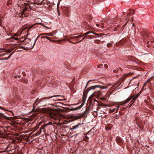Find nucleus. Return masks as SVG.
I'll return each mask as SVG.
<instances>
[{"label": "nucleus", "instance_id": "obj_1", "mask_svg": "<svg viewBox=\"0 0 154 154\" xmlns=\"http://www.w3.org/2000/svg\"><path fill=\"white\" fill-rule=\"evenodd\" d=\"M139 95V94H137L132 95L130 96L126 100L123 101V104L126 103L131 100L130 103L129 104V108H130L132 106L135 101Z\"/></svg>", "mask_w": 154, "mask_h": 154}, {"label": "nucleus", "instance_id": "obj_2", "mask_svg": "<svg viewBox=\"0 0 154 154\" xmlns=\"http://www.w3.org/2000/svg\"><path fill=\"white\" fill-rule=\"evenodd\" d=\"M23 38V37L20 38V39L18 38H15L14 37V36H12L11 38H8L6 39L7 40H8L9 41L12 42H13V40H18L20 42H23L25 43L26 44L28 43L29 42H30L31 39L30 38H25L23 40H22V39Z\"/></svg>", "mask_w": 154, "mask_h": 154}, {"label": "nucleus", "instance_id": "obj_3", "mask_svg": "<svg viewBox=\"0 0 154 154\" xmlns=\"http://www.w3.org/2000/svg\"><path fill=\"white\" fill-rule=\"evenodd\" d=\"M45 112L48 116H50L53 119L56 120L57 119L56 114L54 112L52 109H46Z\"/></svg>", "mask_w": 154, "mask_h": 154}, {"label": "nucleus", "instance_id": "obj_4", "mask_svg": "<svg viewBox=\"0 0 154 154\" xmlns=\"http://www.w3.org/2000/svg\"><path fill=\"white\" fill-rule=\"evenodd\" d=\"M15 47H13L11 48V49H7L6 51V52H8V53H11L9 55L8 57L6 58H0V60H8L9 59L11 55L14 53V51H16V49H15Z\"/></svg>", "mask_w": 154, "mask_h": 154}, {"label": "nucleus", "instance_id": "obj_5", "mask_svg": "<svg viewBox=\"0 0 154 154\" xmlns=\"http://www.w3.org/2000/svg\"><path fill=\"white\" fill-rule=\"evenodd\" d=\"M60 95H54L50 97H45L42 98H41L39 100H38V98L36 100L35 102L33 104V106H36L37 105L38 103H39L40 102H42L44 100H45L46 99H49L50 98H51L56 97H59L60 96Z\"/></svg>", "mask_w": 154, "mask_h": 154}, {"label": "nucleus", "instance_id": "obj_6", "mask_svg": "<svg viewBox=\"0 0 154 154\" xmlns=\"http://www.w3.org/2000/svg\"><path fill=\"white\" fill-rule=\"evenodd\" d=\"M96 87L94 86H91L88 88L86 91H84V93L83 95V97H82V103L84 104L85 103V101H86V97H87V93L91 89H94Z\"/></svg>", "mask_w": 154, "mask_h": 154}, {"label": "nucleus", "instance_id": "obj_7", "mask_svg": "<svg viewBox=\"0 0 154 154\" xmlns=\"http://www.w3.org/2000/svg\"><path fill=\"white\" fill-rule=\"evenodd\" d=\"M33 26H32L30 27L29 26H26L23 27L22 29V30L18 31L17 33L15 34V36H17L18 35H20L23 32V31L26 29H28L27 30V32H28L31 29L32 27Z\"/></svg>", "mask_w": 154, "mask_h": 154}, {"label": "nucleus", "instance_id": "obj_8", "mask_svg": "<svg viewBox=\"0 0 154 154\" xmlns=\"http://www.w3.org/2000/svg\"><path fill=\"white\" fill-rule=\"evenodd\" d=\"M125 79H122V81H120L118 82L115 83L111 87V89L112 90L114 91L116 90L117 88H118L120 85L121 84L122 81L125 80Z\"/></svg>", "mask_w": 154, "mask_h": 154}, {"label": "nucleus", "instance_id": "obj_9", "mask_svg": "<svg viewBox=\"0 0 154 154\" xmlns=\"http://www.w3.org/2000/svg\"><path fill=\"white\" fill-rule=\"evenodd\" d=\"M49 79L48 77H46L44 78L42 81L41 82H37V85H39L40 84V86L41 87H42L43 86V85L45 84L46 83H47V81H46L48 79Z\"/></svg>", "mask_w": 154, "mask_h": 154}, {"label": "nucleus", "instance_id": "obj_10", "mask_svg": "<svg viewBox=\"0 0 154 154\" xmlns=\"http://www.w3.org/2000/svg\"><path fill=\"white\" fill-rule=\"evenodd\" d=\"M101 94V93L99 91H97L94 93L90 96L89 97L88 99H90L91 98L94 96H100Z\"/></svg>", "mask_w": 154, "mask_h": 154}, {"label": "nucleus", "instance_id": "obj_11", "mask_svg": "<svg viewBox=\"0 0 154 154\" xmlns=\"http://www.w3.org/2000/svg\"><path fill=\"white\" fill-rule=\"evenodd\" d=\"M116 140L117 143L119 145H121L123 144V140L120 137H117Z\"/></svg>", "mask_w": 154, "mask_h": 154}, {"label": "nucleus", "instance_id": "obj_12", "mask_svg": "<svg viewBox=\"0 0 154 154\" xmlns=\"http://www.w3.org/2000/svg\"><path fill=\"white\" fill-rule=\"evenodd\" d=\"M150 36H149V33L148 32H145L143 35V39L145 40L146 39V40H148V38H150Z\"/></svg>", "mask_w": 154, "mask_h": 154}, {"label": "nucleus", "instance_id": "obj_13", "mask_svg": "<svg viewBox=\"0 0 154 154\" xmlns=\"http://www.w3.org/2000/svg\"><path fill=\"white\" fill-rule=\"evenodd\" d=\"M63 13L66 15L67 16H68V13L69 11V9L68 7H64L63 8Z\"/></svg>", "mask_w": 154, "mask_h": 154}, {"label": "nucleus", "instance_id": "obj_14", "mask_svg": "<svg viewBox=\"0 0 154 154\" xmlns=\"http://www.w3.org/2000/svg\"><path fill=\"white\" fill-rule=\"evenodd\" d=\"M74 39L73 38V36H69L67 37V38H66V40L69 41L71 43L73 44H75L76 43H77L78 42H72L70 40L71 39Z\"/></svg>", "mask_w": 154, "mask_h": 154}, {"label": "nucleus", "instance_id": "obj_15", "mask_svg": "<svg viewBox=\"0 0 154 154\" xmlns=\"http://www.w3.org/2000/svg\"><path fill=\"white\" fill-rule=\"evenodd\" d=\"M94 86L96 87L95 88H97V87H98V88H100L102 89H106L108 88L107 86H101V85H98V86Z\"/></svg>", "mask_w": 154, "mask_h": 154}, {"label": "nucleus", "instance_id": "obj_16", "mask_svg": "<svg viewBox=\"0 0 154 154\" xmlns=\"http://www.w3.org/2000/svg\"><path fill=\"white\" fill-rule=\"evenodd\" d=\"M126 42V40L125 39H122L120 40L119 42L120 45H122L124 44Z\"/></svg>", "mask_w": 154, "mask_h": 154}, {"label": "nucleus", "instance_id": "obj_17", "mask_svg": "<svg viewBox=\"0 0 154 154\" xmlns=\"http://www.w3.org/2000/svg\"><path fill=\"white\" fill-rule=\"evenodd\" d=\"M81 117L80 116H72V119L73 120H75L80 119Z\"/></svg>", "mask_w": 154, "mask_h": 154}, {"label": "nucleus", "instance_id": "obj_18", "mask_svg": "<svg viewBox=\"0 0 154 154\" xmlns=\"http://www.w3.org/2000/svg\"><path fill=\"white\" fill-rule=\"evenodd\" d=\"M41 38H46V39H47L50 41H51L52 42H54V40H51L50 39V37H47V36H41Z\"/></svg>", "mask_w": 154, "mask_h": 154}, {"label": "nucleus", "instance_id": "obj_19", "mask_svg": "<svg viewBox=\"0 0 154 154\" xmlns=\"http://www.w3.org/2000/svg\"><path fill=\"white\" fill-rule=\"evenodd\" d=\"M25 8L24 10H27L28 8V7H29L30 8V6L29 5V3H25Z\"/></svg>", "mask_w": 154, "mask_h": 154}, {"label": "nucleus", "instance_id": "obj_20", "mask_svg": "<svg viewBox=\"0 0 154 154\" xmlns=\"http://www.w3.org/2000/svg\"><path fill=\"white\" fill-rule=\"evenodd\" d=\"M51 83L52 84L53 86V87H55L57 86V82L56 81H53Z\"/></svg>", "mask_w": 154, "mask_h": 154}, {"label": "nucleus", "instance_id": "obj_21", "mask_svg": "<svg viewBox=\"0 0 154 154\" xmlns=\"http://www.w3.org/2000/svg\"><path fill=\"white\" fill-rule=\"evenodd\" d=\"M41 35H39L37 38H36V39L35 40V41H34V44H33V45L32 46V47L31 48H33V47H34L35 44V43L37 41V39L39 38L40 37V36Z\"/></svg>", "mask_w": 154, "mask_h": 154}, {"label": "nucleus", "instance_id": "obj_22", "mask_svg": "<svg viewBox=\"0 0 154 154\" xmlns=\"http://www.w3.org/2000/svg\"><path fill=\"white\" fill-rule=\"evenodd\" d=\"M55 34V32H54L49 33H47V36H53L54 34Z\"/></svg>", "mask_w": 154, "mask_h": 154}, {"label": "nucleus", "instance_id": "obj_23", "mask_svg": "<svg viewBox=\"0 0 154 154\" xmlns=\"http://www.w3.org/2000/svg\"><path fill=\"white\" fill-rule=\"evenodd\" d=\"M83 36V35H79L77 36H73L74 39H77V40L78 41L79 39H77L78 38H80L82 37Z\"/></svg>", "mask_w": 154, "mask_h": 154}, {"label": "nucleus", "instance_id": "obj_24", "mask_svg": "<svg viewBox=\"0 0 154 154\" xmlns=\"http://www.w3.org/2000/svg\"><path fill=\"white\" fill-rule=\"evenodd\" d=\"M79 125H74V126H73L72 127V128L70 129V130H73L77 128L78 127Z\"/></svg>", "mask_w": 154, "mask_h": 154}, {"label": "nucleus", "instance_id": "obj_25", "mask_svg": "<svg viewBox=\"0 0 154 154\" xmlns=\"http://www.w3.org/2000/svg\"><path fill=\"white\" fill-rule=\"evenodd\" d=\"M95 101L97 102L98 103V105H99L100 106H107L106 105H105L103 103H99L98 102V101H97V100H95Z\"/></svg>", "mask_w": 154, "mask_h": 154}, {"label": "nucleus", "instance_id": "obj_26", "mask_svg": "<svg viewBox=\"0 0 154 154\" xmlns=\"http://www.w3.org/2000/svg\"><path fill=\"white\" fill-rule=\"evenodd\" d=\"M12 3V0H7L6 4L8 5L9 4H11Z\"/></svg>", "mask_w": 154, "mask_h": 154}, {"label": "nucleus", "instance_id": "obj_27", "mask_svg": "<svg viewBox=\"0 0 154 154\" xmlns=\"http://www.w3.org/2000/svg\"><path fill=\"white\" fill-rule=\"evenodd\" d=\"M84 104L82 103L80 105V106H79L78 107L76 108L75 110H78L80 109L83 106Z\"/></svg>", "mask_w": 154, "mask_h": 154}, {"label": "nucleus", "instance_id": "obj_28", "mask_svg": "<svg viewBox=\"0 0 154 154\" xmlns=\"http://www.w3.org/2000/svg\"><path fill=\"white\" fill-rule=\"evenodd\" d=\"M47 125L46 124H45L43 125H42L40 128L42 130H43L44 131V132H45V130L44 129V128L47 126Z\"/></svg>", "mask_w": 154, "mask_h": 154}, {"label": "nucleus", "instance_id": "obj_29", "mask_svg": "<svg viewBox=\"0 0 154 154\" xmlns=\"http://www.w3.org/2000/svg\"><path fill=\"white\" fill-rule=\"evenodd\" d=\"M149 81L148 80L144 84H143V86H145V87H146V86H147V88L149 87V85H147V84L149 82Z\"/></svg>", "mask_w": 154, "mask_h": 154}, {"label": "nucleus", "instance_id": "obj_30", "mask_svg": "<svg viewBox=\"0 0 154 154\" xmlns=\"http://www.w3.org/2000/svg\"><path fill=\"white\" fill-rule=\"evenodd\" d=\"M91 33H92V32L91 31H88V32H86V33H84L82 35H83V36H84V35H85V36H86L88 34Z\"/></svg>", "mask_w": 154, "mask_h": 154}, {"label": "nucleus", "instance_id": "obj_31", "mask_svg": "<svg viewBox=\"0 0 154 154\" xmlns=\"http://www.w3.org/2000/svg\"><path fill=\"white\" fill-rule=\"evenodd\" d=\"M130 60L132 61H134L135 60V58L133 57H130Z\"/></svg>", "mask_w": 154, "mask_h": 154}, {"label": "nucleus", "instance_id": "obj_32", "mask_svg": "<svg viewBox=\"0 0 154 154\" xmlns=\"http://www.w3.org/2000/svg\"><path fill=\"white\" fill-rule=\"evenodd\" d=\"M16 47H19L20 48H22L24 50H26V49L24 47H23V46H21V45H18L17 44H16Z\"/></svg>", "mask_w": 154, "mask_h": 154}, {"label": "nucleus", "instance_id": "obj_33", "mask_svg": "<svg viewBox=\"0 0 154 154\" xmlns=\"http://www.w3.org/2000/svg\"><path fill=\"white\" fill-rule=\"evenodd\" d=\"M85 28L88 30H90L91 29V26L88 24V25H87L86 26H85Z\"/></svg>", "mask_w": 154, "mask_h": 154}, {"label": "nucleus", "instance_id": "obj_34", "mask_svg": "<svg viewBox=\"0 0 154 154\" xmlns=\"http://www.w3.org/2000/svg\"><path fill=\"white\" fill-rule=\"evenodd\" d=\"M94 42L95 43L99 44L100 43V41L98 40H94Z\"/></svg>", "mask_w": 154, "mask_h": 154}, {"label": "nucleus", "instance_id": "obj_35", "mask_svg": "<svg viewBox=\"0 0 154 154\" xmlns=\"http://www.w3.org/2000/svg\"><path fill=\"white\" fill-rule=\"evenodd\" d=\"M111 127L110 126H107L106 127V130H110L111 129Z\"/></svg>", "mask_w": 154, "mask_h": 154}, {"label": "nucleus", "instance_id": "obj_36", "mask_svg": "<svg viewBox=\"0 0 154 154\" xmlns=\"http://www.w3.org/2000/svg\"><path fill=\"white\" fill-rule=\"evenodd\" d=\"M5 116L3 114L0 112V118H5Z\"/></svg>", "mask_w": 154, "mask_h": 154}, {"label": "nucleus", "instance_id": "obj_37", "mask_svg": "<svg viewBox=\"0 0 154 154\" xmlns=\"http://www.w3.org/2000/svg\"><path fill=\"white\" fill-rule=\"evenodd\" d=\"M132 14V12H131L130 13H128V14H127V17H126L125 18V20H127V19L129 17L130 15V14Z\"/></svg>", "mask_w": 154, "mask_h": 154}, {"label": "nucleus", "instance_id": "obj_38", "mask_svg": "<svg viewBox=\"0 0 154 154\" xmlns=\"http://www.w3.org/2000/svg\"><path fill=\"white\" fill-rule=\"evenodd\" d=\"M119 27V25H117L116 27H115L114 28V31H118V30L117 29V28H118V27Z\"/></svg>", "mask_w": 154, "mask_h": 154}, {"label": "nucleus", "instance_id": "obj_39", "mask_svg": "<svg viewBox=\"0 0 154 154\" xmlns=\"http://www.w3.org/2000/svg\"><path fill=\"white\" fill-rule=\"evenodd\" d=\"M150 44L152 45L153 46H154V39L151 41Z\"/></svg>", "mask_w": 154, "mask_h": 154}, {"label": "nucleus", "instance_id": "obj_40", "mask_svg": "<svg viewBox=\"0 0 154 154\" xmlns=\"http://www.w3.org/2000/svg\"><path fill=\"white\" fill-rule=\"evenodd\" d=\"M23 82H24V83H27V82H28V80L26 79H23L22 80V81Z\"/></svg>", "mask_w": 154, "mask_h": 154}, {"label": "nucleus", "instance_id": "obj_41", "mask_svg": "<svg viewBox=\"0 0 154 154\" xmlns=\"http://www.w3.org/2000/svg\"><path fill=\"white\" fill-rule=\"evenodd\" d=\"M149 41H147L146 42V44L147 45V47L148 48H149L150 47V45L149 44Z\"/></svg>", "mask_w": 154, "mask_h": 154}, {"label": "nucleus", "instance_id": "obj_42", "mask_svg": "<svg viewBox=\"0 0 154 154\" xmlns=\"http://www.w3.org/2000/svg\"><path fill=\"white\" fill-rule=\"evenodd\" d=\"M112 46V45L109 43H108L107 45V46L109 48L110 47Z\"/></svg>", "mask_w": 154, "mask_h": 154}, {"label": "nucleus", "instance_id": "obj_43", "mask_svg": "<svg viewBox=\"0 0 154 154\" xmlns=\"http://www.w3.org/2000/svg\"><path fill=\"white\" fill-rule=\"evenodd\" d=\"M151 80H154V76H152L150 78V79H149V81H150Z\"/></svg>", "mask_w": 154, "mask_h": 154}, {"label": "nucleus", "instance_id": "obj_44", "mask_svg": "<svg viewBox=\"0 0 154 154\" xmlns=\"http://www.w3.org/2000/svg\"><path fill=\"white\" fill-rule=\"evenodd\" d=\"M101 28L102 29L104 28V26L103 25L104 24V23H101Z\"/></svg>", "mask_w": 154, "mask_h": 154}, {"label": "nucleus", "instance_id": "obj_45", "mask_svg": "<svg viewBox=\"0 0 154 154\" xmlns=\"http://www.w3.org/2000/svg\"><path fill=\"white\" fill-rule=\"evenodd\" d=\"M92 33H93L94 34H95V35H97L98 36H99V35H102L101 34H98L95 33V32H92Z\"/></svg>", "mask_w": 154, "mask_h": 154}, {"label": "nucleus", "instance_id": "obj_46", "mask_svg": "<svg viewBox=\"0 0 154 154\" xmlns=\"http://www.w3.org/2000/svg\"><path fill=\"white\" fill-rule=\"evenodd\" d=\"M47 33H41L40 34V35L41 36V35H46L47 36Z\"/></svg>", "mask_w": 154, "mask_h": 154}, {"label": "nucleus", "instance_id": "obj_47", "mask_svg": "<svg viewBox=\"0 0 154 154\" xmlns=\"http://www.w3.org/2000/svg\"><path fill=\"white\" fill-rule=\"evenodd\" d=\"M92 36H93L94 37V36H91L90 35H88L87 37L88 38H92Z\"/></svg>", "mask_w": 154, "mask_h": 154}, {"label": "nucleus", "instance_id": "obj_48", "mask_svg": "<svg viewBox=\"0 0 154 154\" xmlns=\"http://www.w3.org/2000/svg\"><path fill=\"white\" fill-rule=\"evenodd\" d=\"M118 71H119V70L118 69L113 70V72L115 73L117 72H118Z\"/></svg>", "mask_w": 154, "mask_h": 154}, {"label": "nucleus", "instance_id": "obj_49", "mask_svg": "<svg viewBox=\"0 0 154 154\" xmlns=\"http://www.w3.org/2000/svg\"><path fill=\"white\" fill-rule=\"evenodd\" d=\"M85 36V37L82 39V40H80V41H79V42H82V41H83V40H84L85 38L86 37V36H85V35H84Z\"/></svg>", "mask_w": 154, "mask_h": 154}, {"label": "nucleus", "instance_id": "obj_50", "mask_svg": "<svg viewBox=\"0 0 154 154\" xmlns=\"http://www.w3.org/2000/svg\"><path fill=\"white\" fill-rule=\"evenodd\" d=\"M111 110V112H115L116 110V109H114L112 110Z\"/></svg>", "mask_w": 154, "mask_h": 154}, {"label": "nucleus", "instance_id": "obj_51", "mask_svg": "<svg viewBox=\"0 0 154 154\" xmlns=\"http://www.w3.org/2000/svg\"><path fill=\"white\" fill-rule=\"evenodd\" d=\"M22 75L24 76H26V74L25 73V72H22Z\"/></svg>", "mask_w": 154, "mask_h": 154}, {"label": "nucleus", "instance_id": "obj_52", "mask_svg": "<svg viewBox=\"0 0 154 154\" xmlns=\"http://www.w3.org/2000/svg\"><path fill=\"white\" fill-rule=\"evenodd\" d=\"M146 87H145V86H143V87L142 88V90H146Z\"/></svg>", "mask_w": 154, "mask_h": 154}, {"label": "nucleus", "instance_id": "obj_53", "mask_svg": "<svg viewBox=\"0 0 154 154\" xmlns=\"http://www.w3.org/2000/svg\"><path fill=\"white\" fill-rule=\"evenodd\" d=\"M90 81H89L87 82V84H86V86H85V89H86V88L87 86V85H88V83L90 82Z\"/></svg>", "mask_w": 154, "mask_h": 154}, {"label": "nucleus", "instance_id": "obj_54", "mask_svg": "<svg viewBox=\"0 0 154 154\" xmlns=\"http://www.w3.org/2000/svg\"><path fill=\"white\" fill-rule=\"evenodd\" d=\"M127 22H128V21H127L125 23V24L122 26L123 28H124V27H125L126 25L127 24Z\"/></svg>", "mask_w": 154, "mask_h": 154}, {"label": "nucleus", "instance_id": "obj_55", "mask_svg": "<svg viewBox=\"0 0 154 154\" xmlns=\"http://www.w3.org/2000/svg\"><path fill=\"white\" fill-rule=\"evenodd\" d=\"M104 67H105V68H107V67H108V66H107V64H105L104 65Z\"/></svg>", "mask_w": 154, "mask_h": 154}, {"label": "nucleus", "instance_id": "obj_56", "mask_svg": "<svg viewBox=\"0 0 154 154\" xmlns=\"http://www.w3.org/2000/svg\"><path fill=\"white\" fill-rule=\"evenodd\" d=\"M102 65H102V64H100L99 65H98V66H97V67H98V68H100V67H101V66H102Z\"/></svg>", "mask_w": 154, "mask_h": 154}, {"label": "nucleus", "instance_id": "obj_57", "mask_svg": "<svg viewBox=\"0 0 154 154\" xmlns=\"http://www.w3.org/2000/svg\"><path fill=\"white\" fill-rule=\"evenodd\" d=\"M85 139L86 140H88V139H89V137H88V136H85Z\"/></svg>", "mask_w": 154, "mask_h": 154}, {"label": "nucleus", "instance_id": "obj_58", "mask_svg": "<svg viewBox=\"0 0 154 154\" xmlns=\"http://www.w3.org/2000/svg\"><path fill=\"white\" fill-rule=\"evenodd\" d=\"M119 106H117V109H116V112H117L118 111V110L119 109Z\"/></svg>", "mask_w": 154, "mask_h": 154}, {"label": "nucleus", "instance_id": "obj_59", "mask_svg": "<svg viewBox=\"0 0 154 154\" xmlns=\"http://www.w3.org/2000/svg\"><path fill=\"white\" fill-rule=\"evenodd\" d=\"M41 131H42V129L40 128L39 130V134H41Z\"/></svg>", "mask_w": 154, "mask_h": 154}, {"label": "nucleus", "instance_id": "obj_60", "mask_svg": "<svg viewBox=\"0 0 154 154\" xmlns=\"http://www.w3.org/2000/svg\"><path fill=\"white\" fill-rule=\"evenodd\" d=\"M132 11H133V14H135V10H132Z\"/></svg>", "mask_w": 154, "mask_h": 154}, {"label": "nucleus", "instance_id": "obj_61", "mask_svg": "<svg viewBox=\"0 0 154 154\" xmlns=\"http://www.w3.org/2000/svg\"><path fill=\"white\" fill-rule=\"evenodd\" d=\"M96 25L97 27L99 26H100V25L99 24H96Z\"/></svg>", "mask_w": 154, "mask_h": 154}, {"label": "nucleus", "instance_id": "obj_62", "mask_svg": "<svg viewBox=\"0 0 154 154\" xmlns=\"http://www.w3.org/2000/svg\"><path fill=\"white\" fill-rule=\"evenodd\" d=\"M6 54V53H5V54L3 53V54H1V55L4 56V55H5Z\"/></svg>", "mask_w": 154, "mask_h": 154}, {"label": "nucleus", "instance_id": "obj_63", "mask_svg": "<svg viewBox=\"0 0 154 154\" xmlns=\"http://www.w3.org/2000/svg\"><path fill=\"white\" fill-rule=\"evenodd\" d=\"M17 77V75H15V76H14V78H15V79H16Z\"/></svg>", "mask_w": 154, "mask_h": 154}, {"label": "nucleus", "instance_id": "obj_64", "mask_svg": "<svg viewBox=\"0 0 154 154\" xmlns=\"http://www.w3.org/2000/svg\"><path fill=\"white\" fill-rule=\"evenodd\" d=\"M120 19H118V21H117V22L118 21V22L120 21Z\"/></svg>", "mask_w": 154, "mask_h": 154}]
</instances>
